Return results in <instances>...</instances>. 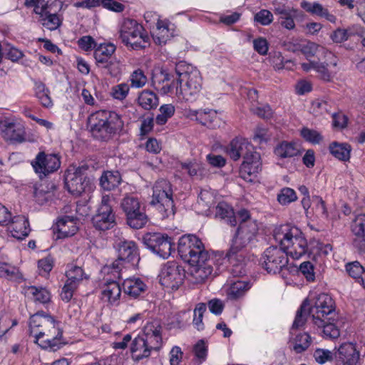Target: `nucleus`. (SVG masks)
I'll use <instances>...</instances> for the list:
<instances>
[{"label": "nucleus", "mask_w": 365, "mask_h": 365, "mask_svg": "<svg viewBox=\"0 0 365 365\" xmlns=\"http://www.w3.org/2000/svg\"><path fill=\"white\" fill-rule=\"evenodd\" d=\"M178 250L180 257L190 264V273L197 282L204 281L212 274L213 259L199 237L193 235L182 236Z\"/></svg>", "instance_id": "f257e3e1"}, {"label": "nucleus", "mask_w": 365, "mask_h": 365, "mask_svg": "<svg viewBox=\"0 0 365 365\" xmlns=\"http://www.w3.org/2000/svg\"><path fill=\"white\" fill-rule=\"evenodd\" d=\"M30 335L42 349H58L62 344L63 331L60 323L51 316L38 312L29 321Z\"/></svg>", "instance_id": "f03ea898"}, {"label": "nucleus", "mask_w": 365, "mask_h": 365, "mask_svg": "<svg viewBox=\"0 0 365 365\" xmlns=\"http://www.w3.org/2000/svg\"><path fill=\"white\" fill-rule=\"evenodd\" d=\"M163 331L161 323L158 319L148 322L142 333L135 337L131 344L133 357L140 360L148 357L151 352L159 351L163 346Z\"/></svg>", "instance_id": "7ed1b4c3"}, {"label": "nucleus", "mask_w": 365, "mask_h": 365, "mask_svg": "<svg viewBox=\"0 0 365 365\" xmlns=\"http://www.w3.org/2000/svg\"><path fill=\"white\" fill-rule=\"evenodd\" d=\"M274 237L285 253L294 259L308 253L309 245L302 232L297 227L282 226L274 232Z\"/></svg>", "instance_id": "20e7f679"}, {"label": "nucleus", "mask_w": 365, "mask_h": 365, "mask_svg": "<svg viewBox=\"0 0 365 365\" xmlns=\"http://www.w3.org/2000/svg\"><path fill=\"white\" fill-rule=\"evenodd\" d=\"M88 124L93 136L106 140L120 131L123 126L120 116L115 112L98 110L88 118Z\"/></svg>", "instance_id": "39448f33"}, {"label": "nucleus", "mask_w": 365, "mask_h": 365, "mask_svg": "<svg viewBox=\"0 0 365 365\" xmlns=\"http://www.w3.org/2000/svg\"><path fill=\"white\" fill-rule=\"evenodd\" d=\"M258 231L257 220L242 222L239 225L232 240L230 248L226 254L230 263L235 265V262L242 261V255L240 252L256 239Z\"/></svg>", "instance_id": "423d86ee"}, {"label": "nucleus", "mask_w": 365, "mask_h": 365, "mask_svg": "<svg viewBox=\"0 0 365 365\" xmlns=\"http://www.w3.org/2000/svg\"><path fill=\"white\" fill-rule=\"evenodd\" d=\"M151 205L155 207L162 219L174 216L173 189L169 181L160 179L153 187Z\"/></svg>", "instance_id": "0eeeda50"}, {"label": "nucleus", "mask_w": 365, "mask_h": 365, "mask_svg": "<svg viewBox=\"0 0 365 365\" xmlns=\"http://www.w3.org/2000/svg\"><path fill=\"white\" fill-rule=\"evenodd\" d=\"M115 247L118 252V259L110 265L105 267L103 272L112 274L115 279H120L124 264L131 263L134 265L139 260V255L137 246L133 241L120 240L115 242Z\"/></svg>", "instance_id": "6e6552de"}, {"label": "nucleus", "mask_w": 365, "mask_h": 365, "mask_svg": "<svg viewBox=\"0 0 365 365\" xmlns=\"http://www.w3.org/2000/svg\"><path fill=\"white\" fill-rule=\"evenodd\" d=\"M120 38L126 46L132 49L145 48L149 44L150 38L143 27L133 19H124L121 24Z\"/></svg>", "instance_id": "1a4fd4ad"}, {"label": "nucleus", "mask_w": 365, "mask_h": 365, "mask_svg": "<svg viewBox=\"0 0 365 365\" xmlns=\"http://www.w3.org/2000/svg\"><path fill=\"white\" fill-rule=\"evenodd\" d=\"M120 207L125 215L127 225L131 228L139 230L148 223L145 208L138 197L131 195L124 197Z\"/></svg>", "instance_id": "9d476101"}, {"label": "nucleus", "mask_w": 365, "mask_h": 365, "mask_svg": "<svg viewBox=\"0 0 365 365\" xmlns=\"http://www.w3.org/2000/svg\"><path fill=\"white\" fill-rule=\"evenodd\" d=\"M176 96L180 100L193 101L202 88V79L197 71L179 74L176 81Z\"/></svg>", "instance_id": "9b49d317"}, {"label": "nucleus", "mask_w": 365, "mask_h": 365, "mask_svg": "<svg viewBox=\"0 0 365 365\" xmlns=\"http://www.w3.org/2000/svg\"><path fill=\"white\" fill-rule=\"evenodd\" d=\"M309 313L314 325L323 324L322 319H333L335 314V303L327 294H319L311 304L309 302Z\"/></svg>", "instance_id": "f8f14e48"}, {"label": "nucleus", "mask_w": 365, "mask_h": 365, "mask_svg": "<svg viewBox=\"0 0 365 365\" xmlns=\"http://www.w3.org/2000/svg\"><path fill=\"white\" fill-rule=\"evenodd\" d=\"M112 195H103L96 213L92 217L93 227L98 230L106 231L113 228L115 224V215L111 202Z\"/></svg>", "instance_id": "ddd939ff"}, {"label": "nucleus", "mask_w": 365, "mask_h": 365, "mask_svg": "<svg viewBox=\"0 0 365 365\" xmlns=\"http://www.w3.org/2000/svg\"><path fill=\"white\" fill-rule=\"evenodd\" d=\"M88 168L79 166L68 168L65 175V183L69 192L78 196L90 187L91 180L87 176Z\"/></svg>", "instance_id": "4468645a"}, {"label": "nucleus", "mask_w": 365, "mask_h": 365, "mask_svg": "<svg viewBox=\"0 0 365 365\" xmlns=\"http://www.w3.org/2000/svg\"><path fill=\"white\" fill-rule=\"evenodd\" d=\"M143 241L150 250L163 259L168 258L174 250L173 239L167 234L147 233L143 236Z\"/></svg>", "instance_id": "2eb2a0df"}, {"label": "nucleus", "mask_w": 365, "mask_h": 365, "mask_svg": "<svg viewBox=\"0 0 365 365\" xmlns=\"http://www.w3.org/2000/svg\"><path fill=\"white\" fill-rule=\"evenodd\" d=\"M260 262L268 273L277 274L287 267L288 255L282 247H269L263 252Z\"/></svg>", "instance_id": "dca6fc26"}, {"label": "nucleus", "mask_w": 365, "mask_h": 365, "mask_svg": "<svg viewBox=\"0 0 365 365\" xmlns=\"http://www.w3.org/2000/svg\"><path fill=\"white\" fill-rule=\"evenodd\" d=\"M185 277L184 268L175 261L167 262L159 275L160 284L168 288L177 289L182 284Z\"/></svg>", "instance_id": "f3484780"}, {"label": "nucleus", "mask_w": 365, "mask_h": 365, "mask_svg": "<svg viewBox=\"0 0 365 365\" xmlns=\"http://www.w3.org/2000/svg\"><path fill=\"white\" fill-rule=\"evenodd\" d=\"M0 134L8 141L21 143L26 141L24 125L14 118H5L0 121Z\"/></svg>", "instance_id": "a211bd4d"}, {"label": "nucleus", "mask_w": 365, "mask_h": 365, "mask_svg": "<svg viewBox=\"0 0 365 365\" xmlns=\"http://www.w3.org/2000/svg\"><path fill=\"white\" fill-rule=\"evenodd\" d=\"M34 171L40 178L45 177L56 171L61 165L60 158L56 154L38 153L31 162Z\"/></svg>", "instance_id": "6ab92c4d"}, {"label": "nucleus", "mask_w": 365, "mask_h": 365, "mask_svg": "<svg viewBox=\"0 0 365 365\" xmlns=\"http://www.w3.org/2000/svg\"><path fill=\"white\" fill-rule=\"evenodd\" d=\"M336 365H356L359 359V351L355 344L344 343L336 354Z\"/></svg>", "instance_id": "aec40b11"}, {"label": "nucleus", "mask_w": 365, "mask_h": 365, "mask_svg": "<svg viewBox=\"0 0 365 365\" xmlns=\"http://www.w3.org/2000/svg\"><path fill=\"white\" fill-rule=\"evenodd\" d=\"M155 17L157 22L152 32L153 41L160 46L165 45L174 35L173 25L168 21L160 20L158 15H155Z\"/></svg>", "instance_id": "412c9836"}, {"label": "nucleus", "mask_w": 365, "mask_h": 365, "mask_svg": "<svg viewBox=\"0 0 365 365\" xmlns=\"http://www.w3.org/2000/svg\"><path fill=\"white\" fill-rule=\"evenodd\" d=\"M77 220L78 217L70 216H64L59 218L54 228L57 232L58 238H64L74 235L78 230Z\"/></svg>", "instance_id": "4be33fe9"}, {"label": "nucleus", "mask_w": 365, "mask_h": 365, "mask_svg": "<svg viewBox=\"0 0 365 365\" xmlns=\"http://www.w3.org/2000/svg\"><path fill=\"white\" fill-rule=\"evenodd\" d=\"M8 226L11 236L18 240L24 239L30 232L29 221L27 218L23 215L11 217V220Z\"/></svg>", "instance_id": "5701e85b"}, {"label": "nucleus", "mask_w": 365, "mask_h": 365, "mask_svg": "<svg viewBox=\"0 0 365 365\" xmlns=\"http://www.w3.org/2000/svg\"><path fill=\"white\" fill-rule=\"evenodd\" d=\"M253 146L245 138H236L227 147V154L231 159L236 161L241 157L244 158L245 153L252 151Z\"/></svg>", "instance_id": "b1692460"}, {"label": "nucleus", "mask_w": 365, "mask_h": 365, "mask_svg": "<svg viewBox=\"0 0 365 365\" xmlns=\"http://www.w3.org/2000/svg\"><path fill=\"white\" fill-rule=\"evenodd\" d=\"M113 277L112 280L108 281L103 287L101 296L102 299L108 302L111 305H118L121 294V288L119 283L115 280L112 274H109ZM107 280H109L108 279Z\"/></svg>", "instance_id": "393cba45"}, {"label": "nucleus", "mask_w": 365, "mask_h": 365, "mask_svg": "<svg viewBox=\"0 0 365 365\" xmlns=\"http://www.w3.org/2000/svg\"><path fill=\"white\" fill-rule=\"evenodd\" d=\"M300 6L307 12L312 15H316L321 18H324L331 23L336 22V16L330 14L327 8L318 2L302 1L300 4Z\"/></svg>", "instance_id": "a878e982"}, {"label": "nucleus", "mask_w": 365, "mask_h": 365, "mask_svg": "<svg viewBox=\"0 0 365 365\" xmlns=\"http://www.w3.org/2000/svg\"><path fill=\"white\" fill-rule=\"evenodd\" d=\"M147 286L140 278H128L123 283V289L127 295L132 298H137L145 292Z\"/></svg>", "instance_id": "bb28decb"}, {"label": "nucleus", "mask_w": 365, "mask_h": 365, "mask_svg": "<svg viewBox=\"0 0 365 365\" xmlns=\"http://www.w3.org/2000/svg\"><path fill=\"white\" fill-rule=\"evenodd\" d=\"M37 20L43 27L50 31H54L61 26L63 16L50 10L37 16Z\"/></svg>", "instance_id": "cd10ccee"}, {"label": "nucleus", "mask_w": 365, "mask_h": 365, "mask_svg": "<svg viewBox=\"0 0 365 365\" xmlns=\"http://www.w3.org/2000/svg\"><path fill=\"white\" fill-rule=\"evenodd\" d=\"M115 49V46L112 43H103L97 46L93 53L97 68L114 57Z\"/></svg>", "instance_id": "c85d7f7f"}, {"label": "nucleus", "mask_w": 365, "mask_h": 365, "mask_svg": "<svg viewBox=\"0 0 365 365\" xmlns=\"http://www.w3.org/2000/svg\"><path fill=\"white\" fill-rule=\"evenodd\" d=\"M215 217L225 220L232 227H235L237 223L232 207L225 202L217 204L215 207Z\"/></svg>", "instance_id": "c756f323"}, {"label": "nucleus", "mask_w": 365, "mask_h": 365, "mask_svg": "<svg viewBox=\"0 0 365 365\" xmlns=\"http://www.w3.org/2000/svg\"><path fill=\"white\" fill-rule=\"evenodd\" d=\"M275 155L279 158H290L300 155L298 145L292 142L282 141L274 149Z\"/></svg>", "instance_id": "7c9ffc66"}, {"label": "nucleus", "mask_w": 365, "mask_h": 365, "mask_svg": "<svg viewBox=\"0 0 365 365\" xmlns=\"http://www.w3.org/2000/svg\"><path fill=\"white\" fill-rule=\"evenodd\" d=\"M190 115L195 116V120L201 124L209 128H215L217 125L214 124L217 119V114L213 110H199L190 111Z\"/></svg>", "instance_id": "2f4dec72"}, {"label": "nucleus", "mask_w": 365, "mask_h": 365, "mask_svg": "<svg viewBox=\"0 0 365 365\" xmlns=\"http://www.w3.org/2000/svg\"><path fill=\"white\" fill-rule=\"evenodd\" d=\"M25 294L35 302L45 304L50 302V292L45 288L30 286L24 289Z\"/></svg>", "instance_id": "473e14b6"}, {"label": "nucleus", "mask_w": 365, "mask_h": 365, "mask_svg": "<svg viewBox=\"0 0 365 365\" xmlns=\"http://www.w3.org/2000/svg\"><path fill=\"white\" fill-rule=\"evenodd\" d=\"M329 150L331 154L339 160L346 162L350 159L351 148L348 143L334 141L329 144Z\"/></svg>", "instance_id": "72a5a7b5"}, {"label": "nucleus", "mask_w": 365, "mask_h": 365, "mask_svg": "<svg viewBox=\"0 0 365 365\" xmlns=\"http://www.w3.org/2000/svg\"><path fill=\"white\" fill-rule=\"evenodd\" d=\"M121 182V176L118 171H105L100 178V185L105 190H111Z\"/></svg>", "instance_id": "f704fd0d"}, {"label": "nucleus", "mask_w": 365, "mask_h": 365, "mask_svg": "<svg viewBox=\"0 0 365 365\" xmlns=\"http://www.w3.org/2000/svg\"><path fill=\"white\" fill-rule=\"evenodd\" d=\"M98 69L104 75L118 77L122 73L123 64L119 59L114 56L106 63L100 65Z\"/></svg>", "instance_id": "c9c22d12"}, {"label": "nucleus", "mask_w": 365, "mask_h": 365, "mask_svg": "<svg viewBox=\"0 0 365 365\" xmlns=\"http://www.w3.org/2000/svg\"><path fill=\"white\" fill-rule=\"evenodd\" d=\"M346 271L351 277L354 278L365 289V269L358 261L347 263Z\"/></svg>", "instance_id": "e433bc0d"}, {"label": "nucleus", "mask_w": 365, "mask_h": 365, "mask_svg": "<svg viewBox=\"0 0 365 365\" xmlns=\"http://www.w3.org/2000/svg\"><path fill=\"white\" fill-rule=\"evenodd\" d=\"M333 319H322L323 324L314 325L320 329L323 333V336L327 339H336L340 335V331L336 325L333 322Z\"/></svg>", "instance_id": "4c0bfd02"}, {"label": "nucleus", "mask_w": 365, "mask_h": 365, "mask_svg": "<svg viewBox=\"0 0 365 365\" xmlns=\"http://www.w3.org/2000/svg\"><path fill=\"white\" fill-rule=\"evenodd\" d=\"M250 284L245 281H236L231 284L227 290V296L230 299H237L245 295L250 289Z\"/></svg>", "instance_id": "58836bf2"}, {"label": "nucleus", "mask_w": 365, "mask_h": 365, "mask_svg": "<svg viewBox=\"0 0 365 365\" xmlns=\"http://www.w3.org/2000/svg\"><path fill=\"white\" fill-rule=\"evenodd\" d=\"M138 103L145 110H150L157 107L158 105V98L156 94L150 91H143L139 97Z\"/></svg>", "instance_id": "ea45409f"}, {"label": "nucleus", "mask_w": 365, "mask_h": 365, "mask_svg": "<svg viewBox=\"0 0 365 365\" xmlns=\"http://www.w3.org/2000/svg\"><path fill=\"white\" fill-rule=\"evenodd\" d=\"M308 315H309V300L305 299L297 312L296 317L291 329L292 331L294 329L302 327L307 321Z\"/></svg>", "instance_id": "a19ab883"}, {"label": "nucleus", "mask_w": 365, "mask_h": 365, "mask_svg": "<svg viewBox=\"0 0 365 365\" xmlns=\"http://www.w3.org/2000/svg\"><path fill=\"white\" fill-rule=\"evenodd\" d=\"M302 53L307 59L317 56L319 53H326L330 56L334 57L331 52H328L324 47L311 41L302 44Z\"/></svg>", "instance_id": "79ce46f5"}, {"label": "nucleus", "mask_w": 365, "mask_h": 365, "mask_svg": "<svg viewBox=\"0 0 365 365\" xmlns=\"http://www.w3.org/2000/svg\"><path fill=\"white\" fill-rule=\"evenodd\" d=\"M67 277V281L68 282H72L76 286L84 278H86V276L83 270V269L73 264H71L68 265V269L66 272Z\"/></svg>", "instance_id": "37998d69"}, {"label": "nucleus", "mask_w": 365, "mask_h": 365, "mask_svg": "<svg viewBox=\"0 0 365 365\" xmlns=\"http://www.w3.org/2000/svg\"><path fill=\"white\" fill-rule=\"evenodd\" d=\"M261 161L249 163L243 160L240 170L241 177L245 180L248 179L249 177L258 173L261 170Z\"/></svg>", "instance_id": "c03bdc74"}, {"label": "nucleus", "mask_w": 365, "mask_h": 365, "mask_svg": "<svg viewBox=\"0 0 365 365\" xmlns=\"http://www.w3.org/2000/svg\"><path fill=\"white\" fill-rule=\"evenodd\" d=\"M215 202L214 192L210 190L203 189L198 195L197 205L202 207V212L207 211Z\"/></svg>", "instance_id": "a18cd8bd"}, {"label": "nucleus", "mask_w": 365, "mask_h": 365, "mask_svg": "<svg viewBox=\"0 0 365 365\" xmlns=\"http://www.w3.org/2000/svg\"><path fill=\"white\" fill-rule=\"evenodd\" d=\"M332 248L329 244H323L318 241H313L309 243L308 253L309 255H313L314 258L317 255L318 256H327L328 255Z\"/></svg>", "instance_id": "49530a36"}, {"label": "nucleus", "mask_w": 365, "mask_h": 365, "mask_svg": "<svg viewBox=\"0 0 365 365\" xmlns=\"http://www.w3.org/2000/svg\"><path fill=\"white\" fill-rule=\"evenodd\" d=\"M312 343L311 336L307 333L298 334L294 341L293 350L297 354L306 351Z\"/></svg>", "instance_id": "de8ad7c7"}, {"label": "nucleus", "mask_w": 365, "mask_h": 365, "mask_svg": "<svg viewBox=\"0 0 365 365\" xmlns=\"http://www.w3.org/2000/svg\"><path fill=\"white\" fill-rule=\"evenodd\" d=\"M25 5L28 7L33 6L34 11L37 16L52 10L51 0H26Z\"/></svg>", "instance_id": "09e8293b"}, {"label": "nucleus", "mask_w": 365, "mask_h": 365, "mask_svg": "<svg viewBox=\"0 0 365 365\" xmlns=\"http://www.w3.org/2000/svg\"><path fill=\"white\" fill-rule=\"evenodd\" d=\"M35 91L36 97L43 106L48 108L53 105L52 101L49 96V91L43 83H36Z\"/></svg>", "instance_id": "8fccbe9b"}, {"label": "nucleus", "mask_w": 365, "mask_h": 365, "mask_svg": "<svg viewBox=\"0 0 365 365\" xmlns=\"http://www.w3.org/2000/svg\"><path fill=\"white\" fill-rule=\"evenodd\" d=\"M357 34L358 31L354 27H350L346 29H338L332 34L331 38L336 43H341Z\"/></svg>", "instance_id": "3c124183"}, {"label": "nucleus", "mask_w": 365, "mask_h": 365, "mask_svg": "<svg viewBox=\"0 0 365 365\" xmlns=\"http://www.w3.org/2000/svg\"><path fill=\"white\" fill-rule=\"evenodd\" d=\"M302 137L307 142L316 145L321 143L323 140V135L319 131L304 127L300 131Z\"/></svg>", "instance_id": "603ef678"}, {"label": "nucleus", "mask_w": 365, "mask_h": 365, "mask_svg": "<svg viewBox=\"0 0 365 365\" xmlns=\"http://www.w3.org/2000/svg\"><path fill=\"white\" fill-rule=\"evenodd\" d=\"M180 168L185 170L190 177L199 178L201 176L202 166L197 161L192 160L181 163Z\"/></svg>", "instance_id": "864d4df0"}, {"label": "nucleus", "mask_w": 365, "mask_h": 365, "mask_svg": "<svg viewBox=\"0 0 365 365\" xmlns=\"http://www.w3.org/2000/svg\"><path fill=\"white\" fill-rule=\"evenodd\" d=\"M297 199L295 191L290 187H284L277 195V200L282 205H288Z\"/></svg>", "instance_id": "5fc2aeb1"}, {"label": "nucleus", "mask_w": 365, "mask_h": 365, "mask_svg": "<svg viewBox=\"0 0 365 365\" xmlns=\"http://www.w3.org/2000/svg\"><path fill=\"white\" fill-rule=\"evenodd\" d=\"M351 229L356 237L365 235V214L356 216L351 223Z\"/></svg>", "instance_id": "6e6d98bb"}, {"label": "nucleus", "mask_w": 365, "mask_h": 365, "mask_svg": "<svg viewBox=\"0 0 365 365\" xmlns=\"http://www.w3.org/2000/svg\"><path fill=\"white\" fill-rule=\"evenodd\" d=\"M19 269L11 264L0 261V277L12 279L19 274Z\"/></svg>", "instance_id": "4d7b16f0"}, {"label": "nucleus", "mask_w": 365, "mask_h": 365, "mask_svg": "<svg viewBox=\"0 0 365 365\" xmlns=\"http://www.w3.org/2000/svg\"><path fill=\"white\" fill-rule=\"evenodd\" d=\"M193 352L197 359L196 364L199 365L205 361L207 354V346L204 340H199L193 347Z\"/></svg>", "instance_id": "13d9d810"}, {"label": "nucleus", "mask_w": 365, "mask_h": 365, "mask_svg": "<svg viewBox=\"0 0 365 365\" xmlns=\"http://www.w3.org/2000/svg\"><path fill=\"white\" fill-rule=\"evenodd\" d=\"M130 81L133 88H140L146 84L148 79L141 69H136L131 73Z\"/></svg>", "instance_id": "bf43d9fd"}, {"label": "nucleus", "mask_w": 365, "mask_h": 365, "mask_svg": "<svg viewBox=\"0 0 365 365\" xmlns=\"http://www.w3.org/2000/svg\"><path fill=\"white\" fill-rule=\"evenodd\" d=\"M330 107L327 101L317 99L312 103L310 111L314 115H320L329 113Z\"/></svg>", "instance_id": "052dcab7"}, {"label": "nucleus", "mask_w": 365, "mask_h": 365, "mask_svg": "<svg viewBox=\"0 0 365 365\" xmlns=\"http://www.w3.org/2000/svg\"><path fill=\"white\" fill-rule=\"evenodd\" d=\"M130 91V87L128 83H122L114 86L111 88V96L117 100L123 101L125 99Z\"/></svg>", "instance_id": "680f3d73"}, {"label": "nucleus", "mask_w": 365, "mask_h": 365, "mask_svg": "<svg viewBox=\"0 0 365 365\" xmlns=\"http://www.w3.org/2000/svg\"><path fill=\"white\" fill-rule=\"evenodd\" d=\"M206 305L204 303L198 304L194 310L193 324L198 330H202L204 328L202 323V317L205 312L206 311Z\"/></svg>", "instance_id": "e2e57ef3"}, {"label": "nucleus", "mask_w": 365, "mask_h": 365, "mask_svg": "<svg viewBox=\"0 0 365 365\" xmlns=\"http://www.w3.org/2000/svg\"><path fill=\"white\" fill-rule=\"evenodd\" d=\"M329 66H330L329 63L316 61L314 66V71L319 73L322 79L326 81H330L334 76L333 73L327 68Z\"/></svg>", "instance_id": "0e129e2a"}, {"label": "nucleus", "mask_w": 365, "mask_h": 365, "mask_svg": "<svg viewBox=\"0 0 365 365\" xmlns=\"http://www.w3.org/2000/svg\"><path fill=\"white\" fill-rule=\"evenodd\" d=\"M255 20L261 25H269L273 21V14L267 9H262L255 16Z\"/></svg>", "instance_id": "69168bd1"}, {"label": "nucleus", "mask_w": 365, "mask_h": 365, "mask_svg": "<svg viewBox=\"0 0 365 365\" xmlns=\"http://www.w3.org/2000/svg\"><path fill=\"white\" fill-rule=\"evenodd\" d=\"M53 267V261L51 257H46L38 262V268L41 275H47Z\"/></svg>", "instance_id": "338daca9"}, {"label": "nucleus", "mask_w": 365, "mask_h": 365, "mask_svg": "<svg viewBox=\"0 0 365 365\" xmlns=\"http://www.w3.org/2000/svg\"><path fill=\"white\" fill-rule=\"evenodd\" d=\"M298 10L291 13V15H287L282 17H279L278 21L281 26L286 29L292 30L295 28V23L294 19L298 16Z\"/></svg>", "instance_id": "774afa93"}]
</instances>
